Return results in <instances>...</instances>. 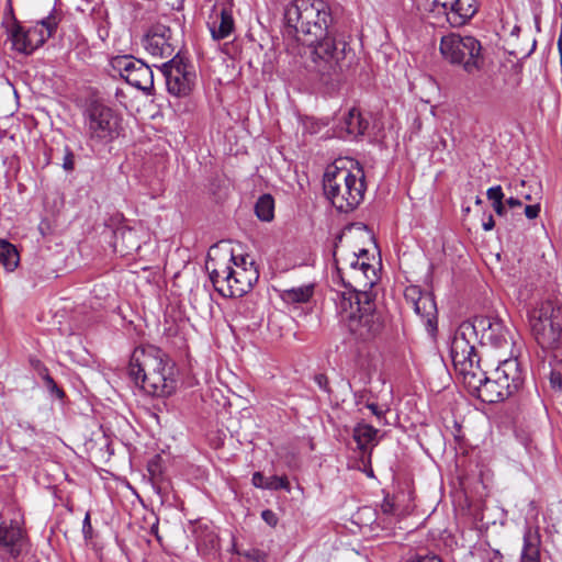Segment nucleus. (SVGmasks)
<instances>
[{
    "label": "nucleus",
    "mask_w": 562,
    "mask_h": 562,
    "mask_svg": "<svg viewBox=\"0 0 562 562\" xmlns=\"http://www.w3.org/2000/svg\"><path fill=\"white\" fill-rule=\"evenodd\" d=\"M366 407L369 408L371 411V413L376 416V418L381 419L382 417H384L385 415V411H383L382 408L379 407L378 404L375 403H370V402H367L366 403Z\"/></svg>",
    "instance_id": "09e8293b"
},
{
    "label": "nucleus",
    "mask_w": 562,
    "mask_h": 562,
    "mask_svg": "<svg viewBox=\"0 0 562 562\" xmlns=\"http://www.w3.org/2000/svg\"><path fill=\"white\" fill-rule=\"evenodd\" d=\"M164 75L167 91L178 98L187 97L191 93L195 72L192 65H190L179 53L176 54L170 60L162 64L159 68Z\"/></svg>",
    "instance_id": "1a4fd4ad"
},
{
    "label": "nucleus",
    "mask_w": 562,
    "mask_h": 562,
    "mask_svg": "<svg viewBox=\"0 0 562 562\" xmlns=\"http://www.w3.org/2000/svg\"><path fill=\"white\" fill-rule=\"evenodd\" d=\"M461 323L454 333L450 344V357L461 382L465 384V378L481 369L480 357L476 353L475 340L472 337V330Z\"/></svg>",
    "instance_id": "6e6552de"
},
{
    "label": "nucleus",
    "mask_w": 562,
    "mask_h": 562,
    "mask_svg": "<svg viewBox=\"0 0 562 562\" xmlns=\"http://www.w3.org/2000/svg\"><path fill=\"white\" fill-rule=\"evenodd\" d=\"M210 280L212 281L215 291L223 297H235L234 294L227 292V288L232 284V266L225 265L222 267H214L209 272Z\"/></svg>",
    "instance_id": "bb28decb"
},
{
    "label": "nucleus",
    "mask_w": 562,
    "mask_h": 562,
    "mask_svg": "<svg viewBox=\"0 0 562 562\" xmlns=\"http://www.w3.org/2000/svg\"><path fill=\"white\" fill-rule=\"evenodd\" d=\"M501 384L508 391L509 397L513 396L522 386L525 374L520 362L516 358H509L499 363L494 369Z\"/></svg>",
    "instance_id": "f3484780"
},
{
    "label": "nucleus",
    "mask_w": 562,
    "mask_h": 562,
    "mask_svg": "<svg viewBox=\"0 0 562 562\" xmlns=\"http://www.w3.org/2000/svg\"><path fill=\"white\" fill-rule=\"evenodd\" d=\"M492 206L498 216H504L506 214V207L503 201L493 203Z\"/></svg>",
    "instance_id": "603ef678"
},
{
    "label": "nucleus",
    "mask_w": 562,
    "mask_h": 562,
    "mask_svg": "<svg viewBox=\"0 0 562 562\" xmlns=\"http://www.w3.org/2000/svg\"><path fill=\"white\" fill-rule=\"evenodd\" d=\"M551 383L553 385H555V383H559V385L561 386L562 385V378L559 375V376H554V374L551 375Z\"/></svg>",
    "instance_id": "4d7b16f0"
},
{
    "label": "nucleus",
    "mask_w": 562,
    "mask_h": 562,
    "mask_svg": "<svg viewBox=\"0 0 562 562\" xmlns=\"http://www.w3.org/2000/svg\"><path fill=\"white\" fill-rule=\"evenodd\" d=\"M559 50V54H560V58H562V48H558Z\"/></svg>",
    "instance_id": "0e129e2a"
},
{
    "label": "nucleus",
    "mask_w": 562,
    "mask_h": 562,
    "mask_svg": "<svg viewBox=\"0 0 562 562\" xmlns=\"http://www.w3.org/2000/svg\"><path fill=\"white\" fill-rule=\"evenodd\" d=\"M405 300L412 305L415 313L425 322L427 330L434 333L437 329V305L430 292H424L417 285L406 288Z\"/></svg>",
    "instance_id": "ddd939ff"
},
{
    "label": "nucleus",
    "mask_w": 562,
    "mask_h": 562,
    "mask_svg": "<svg viewBox=\"0 0 562 562\" xmlns=\"http://www.w3.org/2000/svg\"><path fill=\"white\" fill-rule=\"evenodd\" d=\"M506 204H507L509 207H512V209H514V207H519V206H521V201H520L519 199H517V198H513V196H512V198H509V199H507V200H506Z\"/></svg>",
    "instance_id": "5fc2aeb1"
},
{
    "label": "nucleus",
    "mask_w": 562,
    "mask_h": 562,
    "mask_svg": "<svg viewBox=\"0 0 562 562\" xmlns=\"http://www.w3.org/2000/svg\"><path fill=\"white\" fill-rule=\"evenodd\" d=\"M359 268L362 270V272L366 274L368 270H373L372 266L368 262H361L359 265Z\"/></svg>",
    "instance_id": "6e6d98bb"
},
{
    "label": "nucleus",
    "mask_w": 562,
    "mask_h": 562,
    "mask_svg": "<svg viewBox=\"0 0 562 562\" xmlns=\"http://www.w3.org/2000/svg\"><path fill=\"white\" fill-rule=\"evenodd\" d=\"M43 372L44 373L42 374V376H43L44 384H45L46 389L48 390V392L52 395H54L55 397L63 400L65 397L64 390L57 385V383L50 376V374L48 373V370L46 368L43 369Z\"/></svg>",
    "instance_id": "2f4dec72"
},
{
    "label": "nucleus",
    "mask_w": 562,
    "mask_h": 562,
    "mask_svg": "<svg viewBox=\"0 0 562 562\" xmlns=\"http://www.w3.org/2000/svg\"><path fill=\"white\" fill-rule=\"evenodd\" d=\"M369 127V121L362 116L361 112L352 108L344 115L340 128L345 130L348 135L358 137L364 135Z\"/></svg>",
    "instance_id": "b1692460"
},
{
    "label": "nucleus",
    "mask_w": 562,
    "mask_h": 562,
    "mask_svg": "<svg viewBox=\"0 0 562 562\" xmlns=\"http://www.w3.org/2000/svg\"><path fill=\"white\" fill-rule=\"evenodd\" d=\"M143 63L142 59L135 58L132 55H117L110 59L112 70L117 72L124 80L138 69L139 64Z\"/></svg>",
    "instance_id": "cd10ccee"
},
{
    "label": "nucleus",
    "mask_w": 562,
    "mask_h": 562,
    "mask_svg": "<svg viewBox=\"0 0 562 562\" xmlns=\"http://www.w3.org/2000/svg\"><path fill=\"white\" fill-rule=\"evenodd\" d=\"M494 226H495V221L493 218V215L490 214L487 216V220L485 222H483V229L484 231H491V229L494 228Z\"/></svg>",
    "instance_id": "864d4df0"
},
{
    "label": "nucleus",
    "mask_w": 562,
    "mask_h": 562,
    "mask_svg": "<svg viewBox=\"0 0 562 562\" xmlns=\"http://www.w3.org/2000/svg\"><path fill=\"white\" fill-rule=\"evenodd\" d=\"M326 198L340 213L353 211L363 200L366 192L364 173L361 168L352 173L345 167L336 165L326 169L323 180Z\"/></svg>",
    "instance_id": "20e7f679"
},
{
    "label": "nucleus",
    "mask_w": 562,
    "mask_h": 562,
    "mask_svg": "<svg viewBox=\"0 0 562 562\" xmlns=\"http://www.w3.org/2000/svg\"><path fill=\"white\" fill-rule=\"evenodd\" d=\"M206 24L214 41L229 37L235 31L232 9L224 3H214Z\"/></svg>",
    "instance_id": "2eb2a0df"
},
{
    "label": "nucleus",
    "mask_w": 562,
    "mask_h": 562,
    "mask_svg": "<svg viewBox=\"0 0 562 562\" xmlns=\"http://www.w3.org/2000/svg\"><path fill=\"white\" fill-rule=\"evenodd\" d=\"M82 535L86 541L93 539V528L91 525L90 513L87 512L82 521Z\"/></svg>",
    "instance_id": "58836bf2"
},
{
    "label": "nucleus",
    "mask_w": 562,
    "mask_h": 562,
    "mask_svg": "<svg viewBox=\"0 0 562 562\" xmlns=\"http://www.w3.org/2000/svg\"><path fill=\"white\" fill-rule=\"evenodd\" d=\"M376 435L378 429L366 423H359L353 428L352 437L357 442L358 449L360 450V458L363 463L364 459H367V461L370 463V445H372L375 441Z\"/></svg>",
    "instance_id": "5701e85b"
},
{
    "label": "nucleus",
    "mask_w": 562,
    "mask_h": 562,
    "mask_svg": "<svg viewBox=\"0 0 562 562\" xmlns=\"http://www.w3.org/2000/svg\"><path fill=\"white\" fill-rule=\"evenodd\" d=\"M151 532L157 535L158 532V519L156 520V522L151 526Z\"/></svg>",
    "instance_id": "052dcab7"
},
{
    "label": "nucleus",
    "mask_w": 562,
    "mask_h": 562,
    "mask_svg": "<svg viewBox=\"0 0 562 562\" xmlns=\"http://www.w3.org/2000/svg\"><path fill=\"white\" fill-rule=\"evenodd\" d=\"M342 236L344 235L341 233L336 236L335 243H334V250H333L334 262L336 265L337 272H338L339 276H340V268L338 267V260L336 258V254H337L338 245L342 240Z\"/></svg>",
    "instance_id": "8fccbe9b"
},
{
    "label": "nucleus",
    "mask_w": 562,
    "mask_h": 562,
    "mask_svg": "<svg viewBox=\"0 0 562 562\" xmlns=\"http://www.w3.org/2000/svg\"><path fill=\"white\" fill-rule=\"evenodd\" d=\"M128 375L147 394L170 396L177 389L176 364L159 347H136L131 356Z\"/></svg>",
    "instance_id": "f03ea898"
},
{
    "label": "nucleus",
    "mask_w": 562,
    "mask_h": 562,
    "mask_svg": "<svg viewBox=\"0 0 562 562\" xmlns=\"http://www.w3.org/2000/svg\"><path fill=\"white\" fill-rule=\"evenodd\" d=\"M229 261L233 262L232 267L248 268L249 262L254 261L248 255L246 256H231Z\"/></svg>",
    "instance_id": "37998d69"
},
{
    "label": "nucleus",
    "mask_w": 562,
    "mask_h": 562,
    "mask_svg": "<svg viewBox=\"0 0 562 562\" xmlns=\"http://www.w3.org/2000/svg\"><path fill=\"white\" fill-rule=\"evenodd\" d=\"M558 48H562V32L560 33L558 38Z\"/></svg>",
    "instance_id": "680f3d73"
},
{
    "label": "nucleus",
    "mask_w": 562,
    "mask_h": 562,
    "mask_svg": "<svg viewBox=\"0 0 562 562\" xmlns=\"http://www.w3.org/2000/svg\"><path fill=\"white\" fill-rule=\"evenodd\" d=\"M20 261L19 252L14 245L0 238V263L7 271H13Z\"/></svg>",
    "instance_id": "c756f323"
},
{
    "label": "nucleus",
    "mask_w": 562,
    "mask_h": 562,
    "mask_svg": "<svg viewBox=\"0 0 562 562\" xmlns=\"http://www.w3.org/2000/svg\"><path fill=\"white\" fill-rule=\"evenodd\" d=\"M456 0H432L430 11L442 15Z\"/></svg>",
    "instance_id": "f704fd0d"
},
{
    "label": "nucleus",
    "mask_w": 562,
    "mask_h": 562,
    "mask_svg": "<svg viewBox=\"0 0 562 562\" xmlns=\"http://www.w3.org/2000/svg\"><path fill=\"white\" fill-rule=\"evenodd\" d=\"M261 518L269 525V526H272L274 527L278 522V518L276 516V514L270 510V509H265L262 513H261Z\"/></svg>",
    "instance_id": "49530a36"
},
{
    "label": "nucleus",
    "mask_w": 562,
    "mask_h": 562,
    "mask_svg": "<svg viewBox=\"0 0 562 562\" xmlns=\"http://www.w3.org/2000/svg\"><path fill=\"white\" fill-rule=\"evenodd\" d=\"M464 387L468 392L484 403L493 404L508 398V391L501 384L493 371L487 374L482 368L465 378Z\"/></svg>",
    "instance_id": "9b49d317"
},
{
    "label": "nucleus",
    "mask_w": 562,
    "mask_h": 562,
    "mask_svg": "<svg viewBox=\"0 0 562 562\" xmlns=\"http://www.w3.org/2000/svg\"><path fill=\"white\" fill-rule=\"evenodd\" d=\"M257 217L263 222H270L274 217V199L271 194H262L255 204Z\"/></svg>",
    "instance_id": "7c9ffc66"
},
{
    "label": "nucleus",
    "mask_w": 562,
    "mask_h": 562,
    "mask_svg": "<svg viewBox=\"0 0 562 562\" xmlns=\"http://www.w3.org/2000/svg\"><path fill=\"white\" fill-rule=\"evenodd\" d=\"M245 558L248 560H251L254 562H266L267 560V553L260 549L251 548L245 552L241 553Z\"/></svg>",
    "instance_id": "c9c22d12"
},
{
    "label": "nucleus",
    "mask_w": 562,
    "mask_h": 562,
    "mask_svg": "<svg viewBox=\"0 0 562 562\" xmlns=\"http://www.w3.org/2000/svg\"><path fill=\"white\" fill-rule=\"evenodd\" d=\"M504 557L499 550L487 549L484 550L483 561L484 562H504Z\"/></svg>",
    "instance_id": "a19ab883"
},
{
    "label": "nucleus",
    "mask_w": 562,
    "mask_h": 562,
    "mask_svg": "<svg viewBox=\"0 0 562 562\" xmlns=\"http://www.w3.org/2000/svg\"><path fill=\"white\" fill-rule=\"evenodd\" d=\"M283 37L312 47V60L322 85L336 91L356 64L355 50L335 24L289 23L284 21Z\"/></svg>",
    "instance_id": "f257e3e1"
},
{
    "label": "nucleus",
    "mask_w": 562,
    "mask_h": 562,
    "mask_svg": "<svg viewBox=\"0 0 562 562\" xmlns=\"http://www.w3.org/2000/svg\"><path fill=\"white\" fill-rule=\"evenodd\" d=\"M268 490L270 491H279L284 490L286 492L291 491V484L286 476H278L272 475L268 477Z\"/></svg>",
    "instance_id": "72a5a7b5"
},
{
    "label": "nucleus",
    "mask_w": 562,
    "mask_h": 562,
    "mask_svg": "<svg viewBox=\"0 0 562 562\" xmlns=\"http://www.w3.org/2000/svg\"><path fill=\"white\" fill-rule=\"evenodd\" d=\"M540 204H530L525 207V215L529 220H533L539 216Z\"/></svg>",
    "instance_id": "a18cd8bd"
},
{
    "label": "nucleus",
    "mask_w": 562,
    "mask_h": 562,
    "mask_svg": "<svg viewBox=\"0 0 562 562\" xmlns=\"http://www.w3.org/2000/svg\"><path fill=\"white\" fill-rule=\"evenodd\" d=\"M462 324L469 327L467 328L468 331L472 330V337L475 341L479 340L482 346L503 348L509 342V330L498 317L481 315Z\"/></svg>",
    "instance_id": "9d476101"
},
{
    "label": "nucleus",
    "mask_w": 562,
    "mask_h": 562,
    "mask_svg": "<svg viewBox=\"0 0 562 562\" xmlns=\"http://www.w3.org/2000/svg\"><path fill=\"white\" fill-rule=\"evenodd\" d=\"M251 483L257 488L268 490V477L261 472H255L251 477Z\"/></svg>",
    "instance_id": "79ce46f5"
},
{
    "label": "nucleus",
    "mask_w": 562,
    "mask_h": 562,
    "mask_svg": "<svg viewBox=\"0 0 562 562\" xmlns=\"http://www.w3.org/2000/svg\"><path fill=\"white\" fill-rule=\"evenodd\" d=\"M142 44L149 54L161 58L170 57L176 49L171 43L170 27L162 24L153 26L143 37Z\"/></svg>",
    "instance_id": "4468645a"
},
{
    "label": "nucleus",
    "mask_w": 562,
    "mask_h": 562,
    "mask_svg": "<svg viewBox=\"0 0 562 562\" xmlns=\"http://www.w3.org/2000/svg\"><path fill=\"white\" fill-rule=\"evenodd\" d=\"M88 145L102 148L116 139L121 131V116L109 105L92 101L83 112Z\"/></svg>",
    "instance_id": "423d86ee"
},
{
    "label": "nucleus",
    "mask_w": 562,
    "mask_h": 562,
    "mask_svg": "<svg viewBox=\"0 0 562 562\" xmlns=\"http://www.w3.org/2000/svg\"><path fill=\"white\" fill-rule=\"evenodd\" d=\"M25 544V532L19 521L10 520L0 524V549L16 559L21 555Z\"/></svg>",
    "instance_id": "dca6fc26"
},
{
    "label": "nucleus",
    "mask_w": 562,
    "mask_h": 562,
    "mask_svg": "<svg viewBox=\"0 0 562 562\" xmlns=\"http://www.w3.org/2000/svg\"><path fill=\"white\" fill-rule=\"evenodd\" d=\"M114 247L122 256L132 255L140 248L136 231L132 228L120 229L115 234Z\"/></svg>",
    "instance_id": "a878e982"
},
{
    "label": "nucleus",
    "mask_w": 562,
    "mask_h": 562,
    "mask_svg": "<svg viewBox=\"0 0 562 562\" xmlns=\"http://www.w3.org/2000/svg\"><path fill=\"white\" fill-rule=\"evenodd\" d=\"M367 255H368V250L367 249H360L359 254H356V252L353 254V257H357L359 259V258H362V257H364Z\"/></svg>",
    "instance_id": "13d9d810"
},
{
    "label": "nucleus",
    "mask_w": 562,
    "mask_h": 562,
    "mask_svg": "<svg viewBox=\"0 0 562 562\" xmlns=\"http://www.w3.org/2000/svg\"><path fill=\"white\" fill-rule=\"evenodd\" d=\"M11 25L8 27L9 38L12 42V48L21 54L31 55L34 53L32 40L27 30L21 25L13 14V9L10 7Z\"/></svg>",
    "instance_id": "4be33fe9"
},
{
    "label": "nucleus",
    "mask_w": 562,
    "mask_h": 562,
    "mask_svg": "<svg viewBox=\"0 0 562 562\" xmlns=\"http://www.w3.org/2000/svg\"><path fill=\"white\" fill-rule=\"evenodd\" d=\"M487 199L493 203L503 201L504 193L501 186L491 187L486 192Z\"/></svg>",
    "instance_id": "ea45409f"
},
{
    "label": "nucleus",
    "mask_w": 562,
    "mask_h": 562,
    "mask_svg": "<svg viewBox=\"0 0 562 562\" xmlns=\"http://www.w3.org/2000/svg\"><path fill=\"white\" fill-rule=\"evenodd\" d=\"M64 151L63 168L64 170L71 172L75 169V154L69 146H66Z\"/></svg>",
    "instance_id": "e433bc0d"
},
{
    "label": "nucleus",
    "mask_w": 562,
    "mask_h": 562,
    "mask_svg": "<svg viewBox=\"0 0 562 562\" xmlns=\"http://www.w3.org/2000/svg\"><path fill=\"white\" fill-rule=\"evenodd\" d=\"M482 49L481 42L474 36H462L457 33L442 36L439 45L443 59L451 65L461 66L469 75L484 68L485 57Z\"/></svg>",
    "instance_id": "0eeeda50"
},
{
    "label": "nucleus",
    "mask_w": 562,
    "mask_h": 562,
    "mask_svg": "<svg viewBox=\"0 0 562 562\" xmlns=\"http://www.w3.org/2000/svg\"><path fill=\"white\" fill-rule=\"evenodd\" d=\"M541 543L539 527L527 526L518 562H541Z\"/></svg>",
    "instance_id": "412c9836"
},
{
    "label": "nucleus",
    "mask_w": 562,
    "mask_h": 562,
    "mask_svg": "<svg viewBox=\"0 0 562 562\" xmlns=\"http://www.w3.org/2000/svg\"><path fill=\"white\" fill-rule=\"evenodd\" d=\"M525 199L530 201L531 200V196L529 194L525 195Z\"/></svg>",
    "instance_id": "e2e57ef3"
},
{
    "label": "nucleus",
    "mask_w": 562,
    "mask_h": 562,
    "mask_svg": "<svg viewBox=\"0 0 562 562\" xmlns=\"http://www.w3.org/2000/svg\"><path fill=\"white\" fill-rule=\"evenodd\" d=\"M314 294V285L305 284L296 288L285 289L281 293V299L291 304L306 303Z\"/></svg>",
    "instance_id": "c85d7f7f"
},
{
    "label": "nucleus",
    "mask_w": 562,
    "mask_h": 562,
    "mask_svg": "<svg viewBox=\"0 0 562 562\" xmlns=\"http://www.w3.org/2000/svg\"><path fill=\"white\" fill-rule=\"evenodd\" d=\"M368 394H369V392L367 390L355 392L353 398H355L356 405H364L366 406V403L369 402Z\"/></svg>",
    "instance_id": "de8ad7c7"
},
{
    "label": "nucleus",
    "mask_w": 562,
    "mask_h": 562,
    "mask_svg": "<svg viewBox=\"0 0 562 562\" xmlns=\"http://www.w3.org/2000/svg\"><path fill=\"white\" fill-rule=\"evenodd\" d=\"M162 459L159 454H156L151 460H149L147 464V470L150 475V479L156 483L158 482L164 473L162 469Z\"/></svg>",
    "instance_id": "473e14b6"
},
{
    "label": "nucleus",
    "mask_w": 562,
    "mask_h": 562,
    "mask_svg": "<svg viewBox=\"0 0 562 562\" xmlns=\"http://www.w3.org/2000/svg\"><path fill=\"white\" fill-rule=\"evenodd\" d=\"M381 509L384 514H393L394 504L389 498H385L381 505Z\"/></svg>",
    "instance_id": "3c124183"
},
{
    "label": "nucleus",
    "mask_w": 562,
    "mask_h": 562,
    "mask_svg": "<svg viewBox=\"0 0 562 562\" xmlns=\"http://www.w3.org/2000/svg\"><path fill=\"white\" fill-rule=\"evenodd\" d=\"M125 81L148 95L151 94L154 89V74L151 68L145 63L139 64L138 69L126 78Z\"/></svg>",
    "instance_id": "393cba45"
},
{
    "label": "nucleus",
    "mask_w": 562,
    "mask_h": 562,
    "mask_svg": "<svg viewBox=\"0 0 562 562\" xmlns=\"http://www.w3.org/2000/svg\"><path fill=\"white\" fill-rule=\"evenodd\" d=\"M407 562H442V560L435 554L415 555Z\"/></svg>",
    "instance_id": "c03bdc74"
},
{
    "label": "nucleus",
    "mask_w": 562,
    "mask_h": 562,
    "mask_svg": "<svg viewBox=\"0 0 562 562\" xmlns=\"http://www.w3.org/2000/svg\"><path fill=\"white\" fill-rule=\"evenodd\" d=\"M284 21L289 23L334 24V18L329 4L324 0H294L284 10Z\"/></svg>",
    "instance_id": "f8f14e48"
},
{
    "label": "nucleus",
    "mask_w": 562,
    "mask_h": 562,
    "mask_svg": "<svg viewBox=\"0 0 562 562\" xmlns=\"http://www.w3.org/2000/svg\"><path fill=\"white\" fill-rule=\"evenodd\" d=\"M359 259L357 257H353V260L350 262V267L356 269L359 267Z\"/></svg>",
    "instance_id": "bf43d9fd"
},
{
    "label": "nucleus",
    "mask_w": 562,
    "mask_h": 562,
    "mask_svg": "<svg viewBox=\"0 0 562 562\" xmlns=\"http://www.w3.org/2000/svg\"><path fill=\"white\" fill-rule=\"evenodd\" d=\"M476 0H456L442 14L452 27L465 25L477 12Z\"/></svg>",
    "instance_id": "aec40b11"
},
{
    "label": "nucleus",
    "mask_w": 562,
    "mask_h": 562,
    "mask_svg": "<svg viewBox=\"0 0 562 562\" xmlns=\"http://www.w3.org/2000/svg\"><path fill=\"white\" fill-rule=\"evenodd\" d=\"M232 284L227 288L229 294L240 297L248 293L259 279V271L255 261L248 268L232 267Z\"/></svg>",
    "instance_id": "a211bd4d"
},
{
    "label": "nucleus",
    "mask_w": 562,
    "mask_h": 562,
    "mask_svg": "<svg viewBox=\"0 0 562 562\" xmlns=\"http://www.w3.org/2000/svg\"><path fill=\"white\" fill-rule=\"evenodd\" d=\"M531 333L542 349L562 345V304L552 299L540 302L528 312Z\"/></svg>",
    "instance_id": "39448f33"
},
{
    "label": "nucleus",
    "mask_w": 562,
    "mask_h": 562,
    "mask_svg": "<svg viewBox=\"0 0 562 562\" xmlns=\"http://www.w3.org/2000/svg\"><path fill=\"white\" fill-rule=\"evenodd\" d=\"M339 308L348 331L357 341H372L383 331L384 321L375 310L371 293L356 289L344 292Z\"/></svg>",
    "instance_id": "7ed1b4c3"
},
{
    "label": "nucleus",
    "mask_w": 562,
    "mask_h": 562,
    "mask_svg": "<svg viewBox=\"0 0 562 562\" xmlns=\"http://www.w3.org/2000/svg\"><path fill=\"white\" fill-rule=\"evenodd\" d=\"M313 380L322 391H324L329 396L331 395L333 391L329 386V380L325 373H316Z\"/></svg>",
    "instance_id": "4c0bfd02"
},
{
    "label": "nucleus",
    "mask_w": 562,
    "mask_h": 562,
    "mask_svg": "<svg viewBox=\"0 0 562 562\" xmlns=\"http://www.w3.org/2000/svg\"><path fill=\"white\" fill-rule=\"evenodd\" d=\"M60 20V16L54 9L46 18H43L37 21L35 25L26 29L35 50L55 35Z\"/></svg>",
    "instance_id": "6ab92c4d"
}]
</instances>
